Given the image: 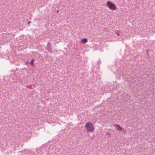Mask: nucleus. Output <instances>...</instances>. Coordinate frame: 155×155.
Segmentation results:
<instances>
[{
  "label": "nucleus",
  "instance_id": "obj_1",
  "mask_svg": "<svg viewBox=\"0 0 155 155\" xmlns=\"http://www.w3.org/2000/svg\"><path fill=\"white\" fill-rule=\"evenodd\" d=\"M85 127L87 130L88 132H92L93 131L94 129L93 124L91 122L86 123Z\"/></svg>",
  "mask_w": 155,
  "mask_h": 155
},
{
  "label": "nucleus",
  "instance_id": "obj_2",
  "mask_svg": "<svg viewBox=\"0 0 155 155\" xmlns=\"http://www.w3.org/2000/svg\"><path fill=\"white\" fill-rule=\"evenodd\" d=\"M106 5L110 9L113 10H115L116 9V5L110 1H108L107 2Z\"/></svg>",
  "mask_w": 155,
  "mask_h": 155
},
{
  "label": "nucleus",
  "instance_id": "obj_3",
  "mask_svg": "<svg viewBox=\"0 0 155 155\" xmlns=\"http://www.w3.org/2000/svg\"><path fill=\"white\" fill-rule=\"evenodd\" d=\"M115 127L118 130L122 131V130L123 128L121 127L118 124L115 125Z\"/></svg>",
  "mask_w": 155,
  "mask_h": 155
},
{
  "label": "nucleus",
  "instance_id": "obj_4",
  "mask_svg": "<svg viewBox=\"0 0 155 155\" xmlns=\"http://www.w3.org/2000/svg\"><path fill=\"white\" fill-rule=\"evenodd\" d=\"M81 41L83 43H85L87 42V39L86 38H84L81 40Z\"/></svg>",
  "mask_w": 155,
  "mask_h": 155
},
{
  "label": "nucleus",
  "instance_id": "obj_5",
  "mask_svg": "<svg viewBox=\"0 0 155 155\" xmlns=\"http://www.w3.org/2000/svg\"><path fill=\"white\" fill-rule=\"evenodd\" d=\"M34 59H32L30 62V63H29V64H31L32 65H34Z\"/></svg>",
  "mask_w": 155,
  "mask_h": 155
},
{
  "label": "nucleus",
  "instance_id": "obj_6",
  "mask_svg": "<svg viewBox=\"0 0 155 155\" xmlns=\"http://www.w3.org/2000/svg\"><path fill=\"white\" fill-rule=\"evenodd\" d=\"M31 22L30 21H28V24L29 25L30 23Z\"/></svg>",
  "mask_w": 155,
  "mask_h": 155
},
{
  "label": "nucleus",
  "instance_id": "obj_7",
  "mask_svg": "<svg viewBox=\"0 0 155 155\" xmlns=\"http://www.w3.org/2000/svg\"><path fill=\"white\" fill-rule=\"evenodd\" d=\"M27 63L28 64H29V63H30V62H29V61H27Z\"/></svg>",
  "mask_w": 155,
  "mask_h": 155
},
{
  "label": "nucleus",
  "instance_id": "obj_8",
  "mask_svg": "<svg viewBox=\"0 0 155 155\" xmlns=\"http://www.w3.org/2000/svg\"><path fill=\"white\" fill-rule=\"evenodd\" d=\"M117 35H119V33H117Z\"/></svg>",
  "mask_w": 155,
  "mask_h": 155
},
{
  "label": "nucleus",
  "instance_id": "obj_9",
  "mask_svg": "<svg viewBox=\"0 0 155 155\" xmlns=\"http://www.w3.org/2000/svg\"><path fill=\"white\" fill-rule=\"evenodd\" d=\"M49 43H50V42H48V44H49Z\"/></svg>",
  "mask_w": 155,
  "mask_h": 155
},
{
  "label": "nucleus",
  "instance_id": "obj_10",
  "mask_svg": "<svg viewBox=\"0 0 155 155\" xmlns=\"http://www.w3.org/2000/svg\"><path fill=\"white\" fill-rule=\"evenodd\" d=\"M49 43H50V42H48V44H49Z\"/></svg>",
  "mask_w": 155,
  "mask_h": 155
}]
</instances>
